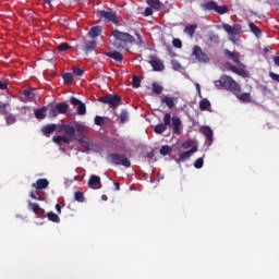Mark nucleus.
Masks as SVG:
<instances>
[{
  "label": "nucleus",
  "instance_id": "3",
  "mask_svg": "<svg viewBox=\"0 0 279 279\" xmlns=\"http://www.w3.org/2000/svg\"><path fill=\"white\" fill-rule=\"evenodd\" d=\"M98 101L100 104H108V106H110V108H113V110L117 109L118 106H121L123 104V101L121 100V96L112 94L99 97Z\"/></svg>",
  "mask_w": 279,
  "mask_h": 279
},
{
  "label": "nucleus",
  "instance_id": "50",
  "mask_svg": "<svg viewBox=\"0 0 279 279\" xmlns=\"http://www.w3.org/2000/svg\"><path fill=\"white\" fill-rule=\"evenodd\" d=\"M172 69H174V71H180V69H182V64H180V61L172 60Z\"/></svg>",
  "mask_w": 279,
  "mask_h": 279
},
{
  "label": "nucleus",
  "instance_id": "6",
  "mask_svg": "<svg viewBox=\"0 0 279 279\" xmlns=\"http://www.w3.org/2000/svg\"><path fill=\"white\" fill-rule=\"evenodd\" d=\"M192 56H194V58L198 60V62H209L210 60L208 59V56L204 51H202V48L199 46H195L193 48Z\"/></svg>",
  "mask_w": 279,
  "mask_h": 279
},
{
  "label": "nucleus",
  "instance_id": "43",
  "mask_svg": "<svg viewBox=\"0 0 279 279\" xmlns=\"http://www.w3.org/2000/svg\"><path fill=\"white\" fill-rule=\"evenodd\" d=\"M170 151H171V146L165 145V146H161L159 154H161V156H167L169 155Z\"/></svg>",
  "mask_w": 279,
  "mask_h": 279
},
{
  "label": "nucleus",
  "instance_id": "58",
  "mask_svg": "<svg viewBox=\"0 0 279 279\" xmlns=\"http://www.w3.org/2000/svg\"><path fill=\"white\" fill-rule=\"evenodd\" d=\"M72 73H73V75H75L76 77H82V76H84V71H73Z\"/></svg>",
  "mask_w": 279,
  "mask_h": 279
},
{
  "label": "nucleus",
  "instance_id": "37",
  "mask_svg": "<svg viewBox=\"0 0 279 279\" xmlns=\"http://www.w3.org/2000/svg\"><path fill=\"white\" fill-rule=\"evenodd\" d=\"M47 217L49 221H53V223H60V217L56 213L50 211L47 214Z\"/></svg>",
  "mask_w": 279,
  "mask_h": 279
},
{
  "label": "nucleus",
  "instance_id": "41",
  "mask_svg": "<svg viewBox=\"0 0 279 279\" xmlns=\"http://www.w3.org/2000/svg\"><path fill=\"white\" fill-rule=\"evenodd\" d=\"M132 86L134 88H141V77H138L137 75H133Z\"/></svg>",
  "mask_w": 279,
  "mask_h": 279
},
{
  "label": "nucleus",
  "instance_id": "51",
  "mask_svg": "<svg viewBox=\"0 0 279 279\" xmlns=\"http://www.w3.org/2000/svg\"><path fill=\"white\" fill-rule=\"evenodd\" d=\"M259 89H260L262 95H269V93H271V89H268L267 86H265V85H260Z\"/></svg>",
  "mask_w": 279,
  "mask_h": 279
},
{
  "label": "nucleus",
  "instance_id": "19",
  "mask_svg": "<svg viewBox=\"0 0 279 279\" xmlns=\"http://www.w3.org/2000/svg\"><path fill=\"white\" fill-rule=\"evenodd\" d=\"M34 114L38 120L47 119V107H41L35 110Z\"/></svg>",
  "mask_w": 279,
  "mask_h": 279
},
{
  "label": "nucleus",
  "instance_id": "39",
  "mask_svg": "<svg viewBox=\"0 0 279 279\" xmlns=\"http://www.w3.org/2000/svg\"><path fill=\"white\" fill-rule=\"evenodd\" d=\"M8 108H10V104L0 102V114H8Z\"/></svg>",
  "mask_w": 279,
  "mask_h": 279
},
{
  "label": "nucleus",
  "instance_id": "45",
  "mask_svg": "<svg viewBox=\"0 0 279 279\" xmlns=\"http://www.w3.org/2000/svg\"><path fill=\"white\" fill-rule=\"evenodd\" d=\"M181 147H182V149H189V148L193 147L192 140H187V141L183 142Z\"/></svg>",
  "mask_w": 279,
  "mask_h": 279
},
{
  "label": "nucleus",
  "instance_id": "48",
  "mask_svg": "<svg viewBox=\"0 0 279 279\" xmlns=\"http://www.w3.org/2000/svg\"><path fill=\"white\" fill-rule=\"evenodd\" d=\"M49 117L54 118L58 117V108L57 107H50L49 109Z\"/></svg>",
  "mask_w": 279,
  "mask_h": 279
},
{
  "label": "nucleus",
  "instance_id": "64",
  "mask_svg": "<svg viewBox=\"0 0 279 279\" xmlns=\"http://www.w3.org/2000/svg\"><path fill=\"white\" fill-rule=\"evenodd\" d=\"M275 64H276L277 66H279V57H276V58H275Z\"/></svg>",
  "mask_w": 279,
  "mask_h": 279
},
{
  "label": "nucleus",
  "instance_id": "8",
  "mask_svg": "<svg viewBox=\"0 0 279 279\" xmlns=\"http://www.w3.org/2000/svg\"><path fill=\"white\" fill-rule=\"evenodd\" d=\"M100 16L102 19H106L107 21H110L111 23H114V25H119V17H117V12L114 11H99Z\"/></svg>",
  "mask_w": 279,
  "mask_h": 279
},
{
  "label": "nucleus",
  "instance_id": "28",
  "mask_svg": "<svg viewBox=\"0 0 279 279\" xmlns=\"http://www.w3.org/2000/svg\"><path fill=\"white\" fill-rule=\"evenodd\" d=\"M4 119L7 121V125H14V123H16V116L12 113L7 112V114H4Z\"/></svg>",
  "mask_w": 279,
  "mask_h": 279
},
{
  "label": "nucleus",
  "instance_id": "27",
  "mask_svg": "<svg viewBox=\"0 0 279 279\" xmlns=\"http://www.w3.org/2000/svg\"><path fill=\"white\" fill-rule=\"evenodd\" d=\"M162 104H166L168 108H175V101L173 100V97L166 96L162 98Z\"/></svg>",
  "mask_w": 279,
  "mask_h": 279
},
{
  "label": "nucleus",
  "instance_id": "54",
  "mask_svg": "<svg viewBox=\"0 0 279 279\" xmlns=\"http://www.w3.org/2000/svg\"><path fill=\"white\" fill-rule=\"evenodd\" d=\"M86 135H84L83 133H78L76 135H74V141H77V143H80Z\"/></svg>",
  "mask_w": 279,
  "mask_h": 279
},
{
  "label": "nucleus",
  "instance_id": "22",
  "mask_svg": "<svg viewBox=\"0 0 279 279\" xmlns=\"http://www.w3.org/2000/svg\"><path fill=\"white\" fill-rule=\"evenodd\" d=\"M210 100H208V98H203L201 101H199V110L202 111H209L210 112Z\"/></svg>",
  "mask_w": 279,
  "mask_h": 279
},
{
  "label": "nucleus",
  "instance_id": "52",
  "mask_svg": "<svg viewBox=\"0 0 279 279\" xmlns=\"http://www.w3.org/2000/svg\"><path fill=\"white\" fill-rule=\"evenodd\" d=\"M172 44H173V47H177L178 49H181L182 47V40L180 39H173Z\"/></svg>",
  "mask_w": 279,
  "mask_h": 279
},
{
  "label": "nucleus",
  "instance_id": "9",
  "mask_svg": "<svg viewBox=\"0 0 279 279\" xmlns=\"http://www.w3.org/2000/svg\"><path fill=\"white\" fill-rule=\"evenodd\" d=\"M222 27H223L225 32H227V34H229V35L236 36L239 34H242V32H243L241 28V25H239V24H235L233 26H231L229 24H223Z\"/></svg>",
  "mask_w": 279,
  "mask_h": 279
},
{
  "label": "nucleus",
  "instance_id": "5",
  "mask_svg": "<svg viewBox=\"0 0 279 279\" xmlns=\"http://www.w3.org/2000/svg\"><path fill=\"white\" fill-rule=\"evenodd\" d=\"M112 36L116 40H120L121 43H134V37L130 35V33H123L121 31H113Z\"/></svg>",
  "mask_w": 279,
  "mask_h": 279
},
{
  "label": "nucleus",
  "instance_id": "59",
  "mask_svg": "<svg viewBox=\"0 0 279 279\" xmlns=\"http://www.w3.org/2000/svg\"><path fill=\"white\" fill-rule=\"evenodd\" d=\"M8 88V83L0 81V90H5Z\"/></svg>",
  "mask_w": 279,
  "mask_h": 279
},
{
  "label": "nucleus",
  "instance_id": "15",
  "mask_svg": "<svg viewBox=\"0 0 279 279\" xmlns=\"http://www.w3.org/2000/svg\"><path fill=\"white\" fill-rule=\"evenodd\" d=\"M58 132H64L68 136L75 135V129L71 124H61L59 125Z\"/></svg>",
  "mask_w": 279,
  "mask_h": 279
},
{
  "label": "nucleus",
  "instance_id": "44",
  "mask_svg": "<svg viewBox=\"0 0 279 279\" xmlns=\"http://www.w3.org/2000/svg\"><path fill=\"white\" fill-rule=\"evenodd\" d=\"M105 123H106V120L104 119V117H101V116H96V117H95V124H96V125L101 126V125H104Z\"/></svg>",
  "mask_w": 279,
  "mask_h": 279
},
{
  "label": "nucleus",
  "instance_id": "56",
  "mask_svg": "<svg viewBox=\"0 0 279 279\" xmlns=\"http://www.w3.org/2000/svg\"><path fill=\"white\" fill-rule=\"evenodd\" d=\"M238 75H241L242 77H250V72L247 71H236Z\"/></svg>",
  "mask_w": 279,
  "mask_h": 279
},
{
  "label": "nucleus",
  "instance_id": "33",
  "mask_svg": "<svg viewBox=\"0 0 279 279\" xmlns=\"http://www.w3.org/2000/svg\"><path fill=\"white\" fill-rule=\"evenodd\" d=\"M53 143H57V145H60L61 143H70L69 137L66 136H53L52 137Z\"/></svg>",
  "mask_w": 279,
  "mask_h": 279
},
{
  "label": "nucleus",
  "instance_id": "40",
  "mask_svg": "<svg viewBox=\"0 0 279 279\" xmlns=\"http://www.w3.org/2000/svg\"><path fill=\"white\" fill-rule=\"evenodd\" d=\"M171 121H173V119H171V113H166L163 116V125L167 128L168 125L171 126Z\"/></svg>",
  "mask_w": 279,
  "mask_h": 279
},
{
  "label": "nucleus",
  "instance_id": "25",
  "mask_svg": "<svg viewBox=\"0 0 279 279\" xmlns=\"http://www.w3.org/2000/svg\"><path fill=\"white\" fill-rule=\"evenodd\" d=\"M236 98L242 101V104H251L252 102V96L250 93H243L241 95H236Z\"/></svg>",
  "mask_w": 279,
  "mask_h": 279
},
{
  "label": "nucleus",
  "instance_id": "47",
  "mask_svg": "<svg viewBox=\"0 0 279 279\" xmlns=\"http://www.w3.org/2000/svg\"><path fill=\"white\" fill-rule=\"evenodd\" d=\"M195 169H202L204 167V158H198L194 163Z\"/></svg>",
  "mask_w": 279,
  "mask_h": 279
},
{
  "label": "nucleus",
  "instance_id": "55",
  "mask_svg": "<svg viewBox=\"0 0 279 279\" xmlns=\"http://www.w3.org/2000/svg\"><path fill=\"white\" fill-rule=\"evenodd\" d=\"M34 89H24L23 90V95L24 97H26L27 99H29V96L32 95Z\"/></svg>",
  "mask_w": 279,
  "mask_h": 279
},
{
  "label": "nucleus",
  "instance_id": "36",
  "mask_svg": "<svg viewBox=\"0 0 279 279\" xmlns=\"http://www.w3.org/2000/svg\"><path fill=\"white\" fill-rule=\"evenodd\" d=\"M248 27H250L251 32L256 35L257 38L260 37V28H258V26H256V24L251 22L248 24Z\"/></svg>",
  "mask_w": 279,
  "mask_h": 279
},
{
  "label": "nucleus",
  "instance_id": "7",
  "mask_svg": "<svg viewBox=\"0 0 279 279\" xmlns=\"http://www.w3.org/2000/svg\"><path fill=\"white\" fill-rule=\"evenodd\" d=\"M70 104H72V106H77V114H80L81 117H84V114H86V105L80 99L71 97Z\"/></svg>",
  "mask_w": 279,
  "mask_h": 279
},
{
  "label": "nucleus",
  "instance_id": "16",
  "mask_svg": "<svg viewBox=\"0 0 279 279\" xmlns=\"http://www.w3.org/2000/svg\"><path fill=\"white\" fill-rule=\"evenodd\" d=\"M28 208L35 213V215H39V217H43L45 215V209L38 205V203H28Z\"/></svg>",
  "mask_w": 279,
  "mask_h": 279
},
{
  "label": "nucleus",
  "instance_id": "4",
  "mask_svg": "<svg viewBox=\"0 0 279 279\" xmlns=\"http://www.w3.org/2000/svg\"><path fill=\"white\" fill-rule=\"evenodd\" d=\"M203 10H214V12H217L218 14H226L228 12V7L226 5H218L217 2L210 1L207 3L202 4Z\"/></svg>",
  "mask_w": 279,
  "mask_h": 279
},
{
  "label": "nucleus",
  "instance_id": "31",
  "mask_svg": "<svg viewBox=\"0 0 279 279\" xmlns=\"http://www.w3.org/2000/svg\"><path fill=\"white\" fill-rule=\"evenodd\" d=\"M74 130H76V132L78 134H84V132H86V130H88V126H86L82 123L75 122Z\"/></svg>",
  "mask_w": 279,
  "mask_h": 279
},
{
  "label": "nucleus",
  "instance_id": "53",
  "mask_svg": "<svg viewBox=\"0 0 279 279\" xmlns=\"http://www.w3.org/2000/svg\"><path fill=\"white\" fill-rule=\"evenodd\" d=\"M269 77H271V80H274V82H278L279 83V74L270 72L269 73Z\"/></svg>",
  "mask_w": 279,
  "mask_h": 279
},
{
  "label": "nucleus",
  "instance_id": "1",
  "mask_svg": "<svg viewBox=\"0 0 279 279\" xmlns=\"http://www.w3.org/2000/svg\"><path fill=\"white\" fill-rule=\"evenodd\" d=\"M108 162L110 165L121 166L125 167L126 169H130L132 167V162L128 158L125 154H119V153H112L107 156Z\"/></svg>",
  "mask_w": 279,
  "mask_h": 279
},
{
  "label": "nucleus",
  "instance_id": "14",
  "mask_svg": "<svg viewBox=\"0 0 279 279\" xmlns=\"http://www.w3.org/2000/svg\"><path fill=\"white\" fill-rule=\"evenodd\" d=\"M49 186V180L47 179H38L35 183L32 184L33 189H36L37 191H43Z\"/></svg>",
  "mask_w": 279,
  "mask_h": 279
},
{
  "label": "nucleus",
  "instance_id": "12",
  "mask_svg": "<svg viewBox=\"0 0 279 279\" xmlns=\"http://www.w3.org/2000/svg\"><path fill=\"white\" fill-rule=\"evenodd\" d=\"M88 186L94 190L101 189V178L93 174L88 180Z\"/></svg>",
  "mask_w": 279,
  "mask_h": 279
},
{
  "label": "nucleus",
  "instance_id": "2",
  "mask_svg": "<svg viewBox=\"0 0 279 279\" xmlns=\"http://www.w3.org/2000/svg\"><path fill=\"white\" fill-rule=\"evenodd\" d=\"M215 85L221 86L231 93H239L241 90V86H239V84H236L230 76H221L220 80L215 81Z\"/></svg>",
  "mask_w": 279,
  "mask_h": 279
},
{
  "label": "nucleus",
  "instance_id": "11",
  "mask_svg": "<svg viewBox=\"0 0 279 279\" xmlns=\"http://www.w3.org/2000/svg\"><path fill=\"white\" fill-rule=\"evenodd\" d=\"M196 151H197V148L196 146H194L190 150L179 154V159L177 160V162H186V160L191 158V155L195 154Z\"/></svg>",
  "mask_w": 279,
  "mask_h": 279
},
{
  "label": "nucleus",
  "instance_id": "32",
  "mask_svg": "<svg viewBox=\"0 0 279 279\" xmlns=\"http://www.w3.org/2000/svg\"><path fill=\"white\" fill-rule=\"evenodd\" d=\"M147 4L153 8V10H160V5H162L160 0H147Z\"/></svg>",
  "mask_w": 279,
  "mask_h": 279
},
{
  "label": "nucleus",
  "instance_id": "46",
  "mask_svg": "<svg viewBox=\"0 0 279 279\" xmlns=\"http://www.w3.org/2000/svg\"><path fill=\"white\" fill-rule=\"evenodd\" d=\"M57 49H59V51H69V49H71V46H69V44H66V43H63V44L59 45L57 47Z\"/></svg>",
  "mask_w": 279,
  "mask_h": 279
},
{
  "label": "nucleus",
  "instance_id": "23",
  "mask_svg": "<svg viewBox=\"0 0 279 279\" xmlns=\"http://www.w3.org/2000/svg\"><path fill=\"white\" fill-rule=\"evenodd\" d=\"M78 143L80 145H82V147H84V149H90V146L93 145V140L85 135Z\"/></svg>",
  "mask_w": 279,
  "mask_h": 279
},
{
  "label": "nucleus",
  "instance_id": "34",
  "mask_svg": "<svg viewBox=\"0 0 279 279\" xmlns=\"http://www.w3.org/2000/svg\"><path fill=\"white\" fill-rule=\"evenodd\" d=\"M154 132L155 134H163V132H167V126L163 123H159L155 125Z\"/></svg>",
  "mask_w": 279,
  "mask_h": 279
},
{
  "label": "nucleus",
  "instance_id": "30",
  "mask_svg": "<svg viewBox=\"0 0 279 279\" xmlns=\"http://www.w3.org/2000/svg\"><path fill=\"white\" fill-rule=\"evenodd\" d=\"M107 56L109 58H112L113 60H117L118 62H121V60H123V54L118 51L108 52Z\"/></svg>",
  "mask_w": 279,
  "mask_h": 279
},
{
  "label": "nucleus",
  "instance_id": "29",
  "mask_svg": "<svg viewBox=\"0 0 279 279\" xmlns=\"http://www.w3.org/2000/svg\"><path fill=\"white\" fill-rule=\"evenodd\" d=\"M195 29H197V24L186 26L184 32L189 35L190 38H193Z\"/></svg>",
  "mask_w": 279,
  "mask_h": 279
},
{
  "label": "nucleus",
  "instance_id": "24",
  "mask_svg": "<svg viewBox=\"0 0 279 279\" xmlns=\"http://www.w3.org/2000/svg\"><path fill=\"white\" fill-rule=\"evenodd\" d=\"M101 35V26H94L90 28L88 36L89 38H97V36Z\"/></svg>",
  "mask_w": 279,
  "mask_h": 279
},
{
  "label": "nucleus",
  "instance_id": "13",
  "mask_svg": "<svg viewBox=\"0 0 279 279\" xmlns=\"http://www.w3.org/2000/svg\"><path fill=\"white\" fill-rule=\"evenodd\" d=\"M150 64L153 66V71H165V63L156 57L151 58Z\"/></svg>",
  "mask_w": 279,
  "mask_h": 279
},
{
  "label": "nucleus",
  "instance_id": "20",
  "mask_svg": "<svg viewBox=\"0 0 279 279\" xmlns=\"http://www.w3.org/2000/svg\"><path fill=\"white\" fill-rule=\"evenodd\" d=\"M97 47V41L94 39L85 40V53H90Z\"/></svg>",
  "mask_w": 279,
  "mask_h": 279
},
{
  "label": "nucleus",
  "instance_id": "26",
  "mask_svg": "<svg viewBox=\"0 0 279 279\" xmlns=\"http://www.w3.org/2000/svg\"><path fill=\"white\" fill-rule=\"evenodd\" d=\"M73 76H74L73 72L72 73L71 72H65L61 75L64 84H68V85L73 84Z\"/></svg>",
  "mask_w": 279,
  "mask_h": 279
},
{
  "label": "nucleus",
  "instance_id": "62",
  "mask_svg": "<svg viewBox=\"0 0 279 279\" xmlns=\"http://www.w3.org/2000/svg\"><path fill=\"white\" fill-rule=\"evenodd\" d=\"M56 210L59 215L62 213V207H60V204L56 205Z\"/></svg>",
  "mask_w": 279,
  "mask_h": 279
},
{
  "label": "nucleus",
  "instance_id": "60",
  "mask_svg": "<svg viewBox=\"0 0 279 279\" xmlns=\"http://www.w3.org/2000/svg\"><path fill=\"white\" fill-rule=\"evenodd\" d=\"M29 196L32 197V199L40 201V196L36 195V193H34V192H31Z\"/></svg>",
  "mask_w": 279,
  "mask_h": 279
},
{
  "label": "nucleus",
  "instance_id": "63",
  "mask_svg": "<svg viewBox=\"0 0 279 279\" xmlns=\"http://www.w3.org/2000/svg\"><path fill=\"white\" fill-rule=\"evenodd\" d=\"M136 36H137L138 45H143V38L141 37V35L136 34Z\"/></svg>",
  "mask_w": 279,
  "mask_h": 279
},
{
  "label": "nucleus",
  "instance_id": "35",
  "mask_svg": "<svg viewBox=\"0 0 279 279\" xmlns=\"http://www.w3.org/2000/svg\"><path fill=\"white\" fill-rule=\"evenodd\" d=\"M120 121L121 123H128L130 121V113L128 110L123 109L120 113Z\"/></svg>",
  "mask_w": 279,
  "mask_h": 279
},
{
  "label": "nucleus",
  "instance_id": "49",
  "mask_svg": "<svg viewBox=\"0 0 279 279\" xmlns=\"http://www.w3.org/2000/svg\"><path fill=\"white\" fill-rule=\"evenodd\" d=\"M74 197L76 202H84V193L82 192H75Z\"/></svg>",
  "mask_w": 279,
  "mask_h": 279
},
{
  "label": "nucleus",
  "instance_id": "57",
  "mask_svg": "<svg viewBox=\"0 0 279 279\" xmlns=\"http://www.w3.org/2000/svg\"><path fill=\"white\" fill-rule=\"evenodd\" d=\"M151 14H154V11L151 10V8H146L145 9V16H151Z\"/></svg>",
  "mask_w": 279,
  "mask_h": 279
},
{
  "label": "nucleus",
  "instance_id": "18",
  "mask_svg": "<svg viewBox=\"0 0 279 279\" xmlns=\"http://www.w3.org/2000/svg\"><path fill=\"white\" fill-rule=\"evenodd\" d=\"M202 134L209 141V145L213 144V129L210 126H203L201 129Z\"/></svg>",
  "mask_w": 279,
  "mask_h": 279
},
{
  "label": "nucleus",
  "instance_id": "42",
  "mask_svg": "<svg viewBox=\"0 0 279 279\" xmlns=\"http://www.w3.org/2000/svg\"><path fill=\"white\" fill-rule=\"evenodd\" d=\"M226 56H228L231 60H233V62H239V54L230 50H226Z\"/></svg>",
  "mask_w": 279,
  "mask_h": 279
},
{
  "label": "nucleus",
  "instance_id": "10",
  "mask_svg": "<svg viewBox=\"0 0 279 279\" xmlns=\"http://www.w3.org/2000/svg\"><path fill=\"white\" fill-rule=\"evenodd\" d=\"M172 130L173 134H175L177 136H180V134H182V120H180L179 117L172 118Z\"/></svg>",
  "mask_w": 279,
  "mask_h": 279
},
{
  "label": "nucleus",
  "instance_id": "21",
  "mask_svg": "<svg viewBox=\"0 0 279 279\" xmlns=\"http://www.w3.org/2000/svg\"><path fill=\"white\" fill-rule=\"evenodd\" d=\"M56 108H57V112H59V114H66V112L69 110V104L59 102L56 105Z\"/></svg>",
  "mask_w": 279,
  "mask_h": 279
},
{
  "label": "nucleus",
  "instance_id": "61",
  "mask_svg": "<svg viewBox=\"0 0 279 279\" xmlns=\"http://www.w3.org/2000/svg\"><path fill=\"white\" fill-rule=\"evenodd\" d=\"M229 40H231V43H233L234 45H236L238 40L236 37H234V35H230L229 36Z\"/></svg>",
  "mask_w": 279,
  "mask_h": 279
},
{
  "label": "nucleus",
  "instance_id": "17",
  "mask_svg": "<svg viewBox=\"0 0 279 279\" xmlns=\"http://www.w3.org/2000/svg\"><path fill=\"white\" fill-rule=\"evenodd\" d=\"M58 130V124H48L43 126L41 132L45 136H49L50 134H53Z\"/></svg>",
  "mask_w": 279,
  "mask_h": 279
},
{
  "label": "nucleus",
  "instance_id": "38",
  "mask_svg": "<svg viewBox=\"0 0 279 279\" xmlns=\"http://www.w3.org/2000/svg\"><path fill=\"white\" fill-rule=\"evenodd\" d=\"M163 90L165 88L160 86L158 83H153V93H155V95H162Z\"/></svg>",
  "mask_w": 279,
  "mask_h": 279
}]
</instances>
